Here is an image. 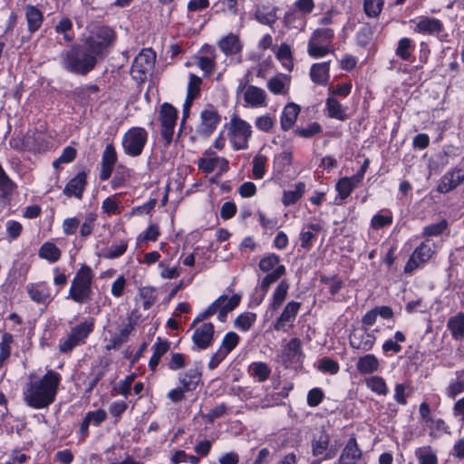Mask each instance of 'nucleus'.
I'll return each mask as SVG.
<instances>
[{
	"mask_svg": "<svg viewBox=\"0 0 464 464\" xmlns=\"http://www.w3.org/2000/svg\"><path fill=\"white\" fill-rule=\"evenodd\" d=\"M114 39L109 27H101L89 36L82 44H75L62 54V65L68 72L86 74L97 61L105 55V51Z\"/></svg>",
	"mask_w": 464,
	"mask_h": 464,
	"instance_id": "obj_1",
	"label": "nucleus"
},
{
	"mask_svg": "<svg viewBox=\"0 0 464 464\" xmlns=\"http://www.w3.org/2000/svg\"><path fill=\"white\" fill-rule=\"evenodd\" d=\"M61 380V375L53 370L41 378L30 375L23 388L24 402L33 409L47 408L55 401Z\"/></svg>",
	"mask_w": 464,
	"mask_h": 464,
	"instance_id": "obj_2",
	"label": "nucleus"
},
{
	"mask_svg": "<svg viewBox=\"0 0 464 464\" xmlns=\"http://www.w3.org/2000/svg\"><path fill=\"white\" fill-rule=\"evenodd\" d=\"M94 274L92 268L86 265H82L75 273L72 280L71 287L67 295V299H71L77 304H84L88 302L92 295V281Z\"/></svg>",
	"mask_w": 464,
	"mask_h": 464,
	"instance_id": "obj_3",
	"label": "nucleus"
},
{
	"mask_svg": "<svg viewBox=\"0 0 464 464\" xmlns=\"http://www.w3.org/2000/svg\"><path fill=\"white\" fill-rule=\"evenodd\" d=\"M240 295H233L228 297L227 295H220L217 298L205 311L200 313L193 321V325L202 322L215 314H218V319L220 322H225L227 315L229 312L234 310L240 303Z\"/></svg>",
	"mask_w": 464,
	"mask_h": 464,
	"instance_id": "obj_4",
	"label": "nucleus"
},
{
	"mask_svg": "<svg viewBox=\"0 0 464 464\" xmlns=\"http://www.w3.org/2000/svg\"><path fill=\"white\" fill-rule=\"evenodd\" d=\"M148 140V132L141 127H132L122 137L124 152L130 157L141 154Z\"/></svg>",
	"mask_w": 464,
	"mask_h": 464,
	"instance_id": "obj_5",
	"label": "nucleus"
},
{
	"mask_svg": "<svg viewBox=\"0 0 464 464\" xmlns=\"http://www.w3.org/2000/svg\"><path fill=\"white\" fill-rule=\"evenodd\" d=\"M177 120V109L168 102L161 104L159 111V121L160 122V136L164 140L166 147L172 142Z\"/></svg>",
	"mask_w": 464,
	"mask_h": 464,
	"instance_id": "obj_6",
	"label": "nucleus"
},
{
	"mask_svg": "<svg viewBox=\"0 0 464 464\" xmlns=\"http://www.w3.org/2000/svg\"><path fill=\"white\" fill-rule=\"evenodd\" d=\"M230 131L236 150H244L247 147L248 139L251 136V126L246 121L233 117L230 121Z\"/></svg>",
	"mask_w": 464,
	"mask_h": 464,
	"instance_id": "obj_7",
	"label": "nucleus"
},
{
	"mask_svg": "<svg viewBox=\"0 0 464 464\" xmlns=\"http://www.w3.org/2000/svg\"><path fill=\"white\" fill-rule=\"evenodd\" d=\"M156 54L151 49H143L134 59L130 73L133 78L142 80L143 77L153 68Z\"/></svg>",
	"mask_w": 464,
	"mask_h": 464,
	"instance_id": "obj_8",
	"label": "nucleus"
},
{
	"mask_svg": "<svg viewBox=\"0 0 464 464\" xmlns=\"http://www.w3.org/2000/svg\"><path fill=\"white\" fill-rule=\"evenodd\" d=\"M434 247L435 242L432 239L427 238L423 241L410 256L404 267V272L411 273L420 264L427 262L431 257Z\"/></svg>",
	"mask_w": 464,
	"mask_h": 464,
	"instance_id": "obj_9",
	"label": "nucleus"
},
{
	"mask_svg": "<svg viewBox=\"0 0 464 464\" xmlns=\"http://www.w3.org/2000/svg\"><path fill=\"white\" fill-rule=\"evenodd\" d=\"M49 148L48 135L42 130H30L22 140V149L32 152L45 151Z\"/></svg>",
	"mask_w": 464,
	"mask_h": 464,
	"instance_id": "obj_10",
	"label": "nucleus"
},
{
	"mask_svg": "<svg viewBox=\"0 0 464 464\" xmlns=\"http://www.w3.org/2000/svg\"><path fill=\"white\" fill-rule=\"evenodd\" d=\"M220 121V116L217 110L208 105L200 112V122L197 127V133L200 136L208 137L217 128Z\"/></svg>",
	"mask_w": 464,
	"mask_h": 464,
	"instance_id": "obj_11",
	"label": "nucleus"
},
{
	"mask_svg": "<svg viewBox=\"0 0 464 464\" xmlns=\"http://www.w3.org/2000/svg\"><path fill=\"white\" fill-rule=\"evenodd\" d=\"M301 303L291 301L286 304L280 316L273 324L276 331L288 332L293 326L300 310Z\"/></svg>",
	"mask_w": 464,
	"mask_h": 464,
	"instance_id": "obj_12",
	"label": "nucleus"
},
{
	"mask_svg": "<svg viewBox=\"0 0 464 464\" xmlns=\"http://www.w3.org/2000/svg\"><path fill=\"white\" fill-rule=\"evenodd\" d=\"M243 92L245 106L251 108H265L267 106V95L265 90L255 85L238 87Z\"/></svg>",
	"mask_w": 464,
	"mask_h": 464,
	"instance_id": "obj_13",
	"label": "nucleus"
},
{
	"mask_svg": "<svg viewBox=\"0 0 464 464\" xmlns=\"http://www.w3.org/2000/svg\"><path fill=\"white\" fill-rule=\"evenodd\" d=\"M376 337L364 327L355 328L349 335V343L353 349L362 352L371 351L374 345Z\"/></svg>",
	"mask_w": 464,
	"mask_h": 464,
	"instance_id": "obj_14",
	"label": "nucleus"
},
{
	"mask_svg": "<svg viewBox=\"0 0 464 464\" xmlns=\"http://www.w3.org/2000/svg\"><path fill=\"white\" fill-rule=\"evenodd\" d=\"M285 274V266L284 265L276 266V269L268 273L256 287V295L253 297V302L256 305L260 304L267 294L270 285L276 282Z\"/></svg>",
	"mask_w": 464,
	"mask_h": 464,
	"instance_id": "obj_15",
	"label": "nucleus"
},
{
	"mask_svg": "<svg viewBox=\"0 0 464 464\" xmlns=\"http://www.w3.org/2000/svg\"><path fill=\"white\" fill-rule=\"evenodd\" d=\"M214 333V325L211 323H204L194 331L192 341L198 349L205 350L212 344Z\"/></svg>",
	"mask_w": 464,
	"mask_h": 464,
	"instance_id": "obj_16",
	"label": "nucleus"
},
{
	"mask_svg": "<svg viewBox=\"0 0 464 464\" xmlns=\"http://www.w3.org/2000/svg\"><path fill=\"white\" fill-rule=\"evenodd\" d=\"M87 175L85 172H80L68 181L63 188V194L67 197H75L82 199L83 191L87 184Z\"/></svg>",
	"mask_w": 464,
	"mask_h": 464,
	"instance_id": "obj_17",
	"label": "nucleus"
},
{
	"mask_svg": "<svg viewBox=\"0 0 464 464\" xmlns=\"http://www.w3.org/2000/svg\"><path fill=\"white\" fill-rule=\"evenodd\" d=\"M464 180V170L461 169L447 172L437 187V190L447 193L458 187Z\"/></svg>",
	"mask_w": 464,
	"mask_h": 464,
	"instance_id": "obj_18",
	"label": "nucleus"
},
{
	"mask_svg": "<svg viewBox=\"0 0 464 464\" xmlns=\"http://www.w3.org/2000/svg\"><path fill=\"white\" fill-rule=\"evenodd\" d=\"M362 456L356 440L351 438L346 443L342 454L338 459V464H355Z\"/></svg>",
	"mask_w": 464,
	"mask_h": 464,
	"instance_id": "obj_19",
	"label": "nucleus"
},
{
	"mask_svg": "<svg viewBox=\"0 0 464 464\" xmlns=\"http://www.w3.org/2000/svg\"><path fill=\"white\" fill-rule=\"evenodd\" d=\"M198 168L205 173H211L217 169L220 172H226L228 169V161L221 157L202 158L198 160Z\"/></svg>",
	"mask_w": 464,
	"mask_h": 464,
	"instance_id": "obj_20",
	"label": "nucleus"
},
{
	"mask_svg": "<svg viewBox=\"0 0 464 464\" xmlns=\"http://www.w3.org/2000/svg\"><path fill=\"white\" fill-rule=\"evenodd\" d=\"M26 291L30 298L38 304H44L50 298V289L44 283L29 284Z\"/></svg>",
	"mask_w": 464,
	"mask_h": 464,
	"instance_id": "obj_21",
	"label": "nucleus"
},
{
	"mask_svg": "<svg viewBox=\"0 0 464 464\" xmlns=\"http://www.w3.org/2000/svg\"><path fill=\"white\" fill-rule=\"evenodd\" d=\"M135 322L130 319L129 323L120 330L119 334L113 335L106 345L107 350L118 349L126 343L132 330L134 329Z\"/></svg>",
	"mask_w": 464,
	"mask_h": 464,
	"instance_id": "obj_22",
	"label": "nucleus"
},
{
	"mask_svg": "<svg viewBox=\"0 0 464 464\" xmlns=\"http://www.w3.org/2000/svg\"><path fill=\"white\" fill-rule=\"evenodd\" d=\"M290 79L285 74H278L268 80L266 87L274 94L284 95L289 90Z\"/></svg>",
	"mask_w": 464,
	"mask_h": 464,
	"instance_id": "obj_23",
	"label": "nucleus"
},
{
	"mask_svg": "<svg viewBox=\"0 0 464 464\" xmlns=\"http://www.w3.org/2000/svg\"><path fill=\"white\" fill-rule=\"evenodd\" d=\"M201 380V373L197 369H189L179 376V382L186 392L194 391Z\"/></svg>",
	"mask_w": 464,
	"mask_h": 464,
	"instance_id": "obj_24",
	"label": "nucleus"
},
{
	"mask_svg": "<svg viewBox=\"0 0 464 464\" xmlns=\"http://www.w3.org/2000/svg\"><path fill=\"white\" fill-rule=\"evenodd\" d=\"M218 44L219 49L226 55L237 54L242 49V45L240 44L238 37L234 34H229L227 36L223 37L218 42Z\"/></svg>",
	"mask_w": 464,
	"mask_h": 464,
	"instance_id": "obj_25",
	"label": "nucleus"
},
{
	"mask_svg": "<svg viewBox=\"0 0 464 464\" xmlns=\"http://www.w3.org/2000/svg\"><path fill=\"white\" fill-rule=\"evenodd\" d=\"M300 112V107L295 103H288L285 108L281 115V128L284 130H290Z\"/></svg>",
	"mask_w": 464,
	"mask_h": 464,
	"instance_id": "obj_26",
	"label": "nucleus"
},
{
	"mask_svg": "<svg viewBox=\"0 0 464 464\" xmlns=\"http://www.w3.org/2000/svg\"><path fill=\"white\" fill-rule=\"evenodd\" d=\"M25 17L30 33L36 32L43 24V13L34 5H27L25 7Z\"/></svg>",
	"mask_w": 464,
	"mask_h": 464,
	"instance_id": "obj_27",
	"label": "nucleus"
},
{
	"mask_svg": "<svg viewBox=\"0 0 464 464\" xmlns=\"http://www.w3.org/2000/svg\"><path fill=\"white\" fill-rule=\"evenodd\" d=\"M152 350L153 353L149 361V367L150 370L154 371L160 358L169 350V343L158 337L156 343L152 345Z\"/></svg>",
	"mask_w": 464,
	"mask_h": 464,
	"instance_id": "obj_28",
	"label": "nucleus"
},
{
	"mask_svg": "<svg viewBox=\"0 0 464 464\" xmlns=\"http://www.w3.org/2000/svg\"><path fill=\"white\" fill-rule=\"evenodd\" d=\"M311 80L317 84L324 85L329 80V63H314L310 69Z\"/></svg>",
	"mask_w": 464,
	"mask_h": 464,
	"instance_id": "obj_29",
	"label": "nucleus"
},
{
	"mask_svg": "<svg viewBox=\"0 0 464 464\" xmlns=\"http://www.w3.org/2000/svg\"><path fill=\"white\" fill-rule=\"evenodd\" d=\"M289 287V284L285 280H282L276 285L272 295L269 309L276 311L283 304L286 298Z\"/></svg>",
	"mask_w": 464,
	"mask_h": 464,
	"instance_id": "obj_30",
	"label": "nucleus"
},
{
	"mask_svg": "<svg viewBox=\"0 0 464 464\" xmlns=\"http://www.w3.org/2000/svg\"><path fill=\"white\" fill-rule=\"evenodd\" d=\"M380 362L377 357L372 353H368L359 358L356 362L357 370L362 374H371L376 372Z\"/></svg>",
	"mask_w": 464,
	"mask_h": 464,
	"instance_id": "obj_31",
	"label": "nucleus"
},
{
	"mask_svg": "<svg viewBox=\"0 0 464 464\" xmlns=\"http://www.w3.org/2000/svg\"><path fill=\"white\" fill-rule=\"evenodd\" d=\"M414 24L413 31L423 35H432L435 32V19L428 16H420L411 20Z\"/></svg>",
	"mask_w": 464,
	"mask_h": 464,
	"instance_id": "obj_32",
	"label": "nucleus"
},
{
	"mask_svg": "<svg viewBox=\"0 0 464 464\" xmlns=\"http://www.w3.org/2000/svg\"><path fill=\"white\" fill-rule=\"evenodd\" d=\"M276 11V7L270 9L265 6L257 7L254 16L258 23L272 26L277 20Z\"/></svg>",
	"mask_w": 464,
	"mask_h": 464,
	"instance_id": "obj_33",
	"label": "nucleus"
},
{
	"mask_svg": "<svg viewBox=\"0 0 464 464\" xmlns=\"http://www.w3.org/2000/svg\"><path fill=\"white\" fill-rule=\"evenodd\" d=\"M327 115L339 121H345L348 118L346 109L334 98L329 97L326 100Z\"/></svg>",
	"mask_w": 464,
	"mask_h": 464,
	"instance_id": "obj_34",
	"label": "nucleus"
},
{
	"mask_svg": "<svg viewBox=\"0 0 464 464\" xmlns=\"http://www.w3.org/2000/svg\"><path fill=\"white\" fill-rule=\"evenodd\" d=\"M448 328L455 339L464 337V314L460 313L451 317L448 322Z\"/></svg>",
	"mask_w": 464,
	"mask_h": 464,
	"instance_id": "obj_35",
	"label": "nucleus"
},
{
	"mask_svg": "<svg viewBox=\"0 0 464 464\" xmlns=\"http://www.w3.org/2000/svg\"><path fill=\"white\" fill-rule=\"evenodd\" d=\"M248 372L251 376L257 378L262 382L268 379L271 370L266 362H255L248 367Z\"/></svg>",
	"mask_w": 464,
	"mask_h": 464,
	"instance_id": "obj_36",
	"label": "nucleus"
},
{
	"mask_svg": "<svg viewBox=\"0 0 464 464\" xmlns=\"http://www.w3.org/2000/svg\"><path fill=\"white\" fill-rule=\"evenodd\" d=\"M365 383L368 389L378 395H387L389 392L388 387L384 379L381 376H372L365 380Z\"/></svg>",
	"mask_w": 464,
	"mask_h": 464,
	"instance_id": "obj_37",
	"label": "nucleus"
},
{
	"mask_svg": "<svg viewBox=\"0 0 464 464\" xmlns=\"http://www.w3.org/2000/svg\"><path fill=\"white\" fill-rule=\"evenodd\" d=\"M39 256L53 263L60 259L61 250L53 243L46 242L40 247Z\"/></svg>",
	"mask_w": 464,
	"mask_h": 464,
	"instance_id": "obj_38",
	"label": "nucleus"
},
{
	"mask_svg": "<svg viewBox=\"0 0 464 464\" xmlns=\"http://www.w3.org/2000/svg\"><path fill=\"white\" fill-rule=\"evenodd\" d=\"M306 227L308 230H303L300 234V242L303 248L309 249L315 237L314 232H320L323 228L322 226L317 223L309 224Z\"/></svg>",
	"mask_w": 464,
	"mask_h": 464,
	"instance_id": "obj_39",
	"label": "nucleus"
},
{
	"mask_svg": "<svg viewBox=\"0 0 464 464\" xmlns=\"http://www.w3.org/2000/svg\"><path fill=\"white\" fill-rule=\"evenodd\" d=\"M413 49L414 46L412 45L411 40L408 37H404L399 41L395 53L404 61H411Z\"/></svg>",
	"mask_w": 464,
	"mask_h": 464,
	"instance_id": "obj_40",
	"label": "nucleus"
},
{
	"mask_svg": "<svg viewBox=\"0 0 464 464\" xmlns=\"http://www.w3.org/2000/svg\"><path fill=\"white\" fill-rule=\"evenodd\" d=\"M256 321V314L251 312H246L239 314L235 320V327L240 331H248Z\"/></svg>",
	"mask_w": 464,
	"mask_h": 464,
	"instance_id": "obj_41",
	"label": "nucleus"
},
{
	"mask_svg": "<svg viewBox=\"0 0 464 464\" xmlns=\"http://www.w3.org/2000/svg\"><path fill=\"white\" fill-rule=\"evenodd\" d=\"M305 186L304 183L299 182L295 185L294 190H287L284 192L282 201L285 206H290L297 202L304 192Z\"/></svg>",
	"mask_w": 464,
	"mask_h": 464,
	"instance_id": "obj_42",
	"label": "nucleus"
},
{
	"mask_svg": "<svg viewBox=\"0 0 464 464\" xmlns=\"http://www.w3.org/2000/svg\"><path fill=\"white\" fill-rule=\"evenodd\" d=\"M93 329L92 323H81L72 328L70 334L80 343H82Z\"/></svg>",
	"mask_w": 464,
	"mask_h": 464,
	"instance_id": "obj_43",
	"label": "nucleus"
},
{
	"mask_svg": "<svg viewBox=\"0 0 464 464\" xmlns=\"http://www.w3.org/2000/svg\"><path fill=\"white\" fill-rule=\"evenodd\" d=\"M14 188V183L8 178L0 165V198H8Z\"/></svg>",
	"mask_w": 464,
	"mask_h": 464,
	"instance_id": "obj_44",
	"label": "nucleus"
},
{
	"mask_svg": "<svg viewBox=\"0 0 464 464\" xmlns=\"http://www.w3.org/2000/svg\"><path fill=\"white\" fill-rule=\"evenodd\" d=\"M334 38V30L331 28H319L315 30L310 40H313L315 43L328 45L330 46V44Z\"/></svg>",
	"mask_w": 464,
	"mask_h": 464,
	"instance_id": "obj_45",
	"label": "nucleus"
},
{
	"mask_svg": "<svg viewBox=\"0 0 464 464\" xmlns=\"http://www.w3.org/2000/svg\"><path fill=\"white\" fill-rule=\"evenodd\" d=\"M14 341L13 335L9 333H5L2 335L0 342V367L3 366L5 360L11 354V344Z\"/></svg>",
	"mask_w": 464,
	"mask_h": 464,
	"instance_id": "obj_46",
	"label": "nucleus"
},
{
	"mask_svg": "<svg viewBox=\"0 0 464 464\" xmlns=\"http://www.w3.org/2000/svg\"><path fill=\"white\" fill-rule=\"evenodd\" d=\"M384 5L383 0H364L363 10L368 17L375 18L381 14Z\"/></svg>",
	"mask_w": 464,
	"mask_h": 464,
	"instance_id": "obj_47",
	"label": "nucleus"
},
{
	"mask_svg": "<svg viewBox=\"0 0 464 464\" xmlns=\"http://www.w3.org/2000/svg\"><path fill=\"white\" fill-rule=\"evenodd\" d=\"M72 30V21L64 17L59 21V23L55 25V32L57 34H63L64 41L72 42L73 40V34H71Z\"/></svg>",
	"mask_w": 464,
	"mask_h": 464,
	"instance_id": "obj_48",
	"label": "nucleus"
},
{
	"mask_svg": "<svg viewBox=\"0 0 464 464\" xmlns=\"http://www.w3.org/2000/svg\"><path fill=\"white\" fill-rule=\"evenodd\" d=\"M420 464H435V451L430 446H423L416 450Z\"/></svg>",
	"mask_w": 464,
	"mask_h": 464,
	"instance_id": "obj_49",
	"label": "nucleus"
},
{
	"mask_svg": "<svg viewBox=\"0 0 464 464\" xmlns=\"http://www.w3.org/2000/svg\"><path fill=\"white\" fill-rule=\"evenodd\" d=\"M97 215L95 213H87L84 217V220L80 227V235L82 237H87L92 233L96 225Z\"/></svg>",
	"mask_w": 464,
	"mask_h": 464,
	"instance_id": "obj_50",
	"label": "nucleus"
},
{
	"mask_svg": "<svg viewBox=\"0 0 464 464\" xmlns=\"http://www.w3.org/2000/svg\"><path fill=\"white\" fill-rule=\"evenodd\" d=\"M239 336L235 332H229L225 334L221 346L218 348L227 355L237 345Z\"/></svg>",
	"mask_w": 464,
	"mask_h": 464,
	"instance_id": "obj_51",
	"label": "nucleus"
},
{
	"mask_svg": "<svg viewBox=\"0 0 464 464\" xmlns=\"http://www.w3.org/2000/svg\"><path fill=\"white\" fill-rule=\"evenodd\" d=\"M280 258L276 254H270L266 256H264L258 264V266L261 271L265 273L272 272L274 269H276V266L279 265Z\"/></svg>",
	"mask_w": 464,
	"mask_h": 464,
	"instance_id": "obj_52",
	"label": "nucleus"
},
{
	"mask_svg": "<svg viewBox=\"0 0 464 464\" xmlns=\"http://www.w3.org/2000/svg\"><path fill=\"white\" fill-rule=\"evenodd\" d=\"M202 83V80L200 77L190 73L189 81L187 87V96H189V99H197L200 94V86Z\"/></svg>",
	"mask_w": 464,
	"mask_h": 464,
	"instance_id": "obj_53",
	"label": "nucleus"
},
{
	"mask_svg": "<svg viewBox=\"0 0 464 464\" xmlns=\"http://www.w3.org/2000/svg\"><path fill=\"white\" fill-rule=\"evenodd\" d=\"M330 437L327 433H322L317 440L312 443V452L314 456H319L326 451L329 446Z\"/></svg>",
	"mask_w": 464,
	"mask_h": 464,
	"instance_id": "obj_54",
	"label": "nucleus"
},
{
	"mask_svg": "<svg viewBox=\"0 0 464 464\" xmlns=\"http://www.w3.org/2000/svg\"><path fill=\"white\" fill-rule=\"evenodd\" d=\"M128 248V242L121 240L119 243L112 244L104 253V257L108 259H114L122 256Z\"/></svg>",
	"mask_w": 464,
	"mask_h": 464,
	"instance_id": "obj_55",
	"label": "nucleus"
},
{
	"mask_svg": "<svg viewBox=\"0 0 464 464\" xmlns=\"http://www.w3.org/2000/svg\"><path fill=\"white\" fill-rule=\"evenodd\" d=\"M331 52V48L328 45H324L309 40L308 42V53L314 58H320Z\"/></svg>",
	"mask_w": 464,
	"mask_h": 464,
	"instance_id": "obj_56",
	"label": "nucleus"
},
{
	"mask_svg": "<svg viewBox=\"0 0 464 464\" xmlns=\"http://www.w3.org/2000/svg\"><path fill=\"white\" fill-rule=\"evenodd\" d=\"M275 122V117H272L269 114H265L256 119L255 125L259 130L269 132L274 127Z\"/></svg>",
	"mask_w": 464,
	"mask_h": 464,
	"instance_id": "obj_57",
	"label": "nucleus"
},
{
	"mask_svg": "<svg viewBox=\"0 0 464 464\" xmlns=\"http://www.w3.org/2000/svg\"><path fill=\"white\" fill-rule=\"evenodd\" d=\"M285 25L289 28H301L304 26V21L295 10L285 13L284 17Z\"/></svg>",
	"mask_w": 464,
	"mask_h": 464,
	"instance_id": "obj_58",
	"label": "nucleus"
},
{
	"mask_svg": "<svg viewBox=\"0 0 464 464\" xmlns=\"http://www.w3.org/2000/svg\"><path fill=\"white\" fill-rule=\"evenodd\" d=\"M286 352L292 360L299 359L302 355L301 341L298 338L291 339L286 345Z\"/></svg>",
	"mask_w": 464,
	"mask_h": 464,
	"instance_id": "obj_59",
	"label": "nucleus"
},
{
	"mask_svg": "<svg viewBox=\"0 0 464 464\" xmlns=\"http://www.w3.org/2000/svg\"><path fill=\"white\" fill-rule=\"evenodd\" d=\"M266 158L263 155H256L253 160V175L256 179H262L265 175V165Z\"/></svg>",
	"mask_w": 464,
	"mask_h": 464,
	"instance_id": "obj_60",
	"label": "nucleus"
},
{
	"mask_svg": "<svg viewBox=\"0 0 464 464\" xmlns=\"http://www.w3.org/2000/svg\"><path fill=\"white\" fill-rule=\"evenodd\" d=\"M354 188L347 177L342 178L336 184V190L342 199L347 198Z\"/></svg>",
	"mask_w": 464,
	"mask_h": 464,
	"instance_id": "obj_61",
	"label": "nucleus"
},
{
	"mask_svg": "<svg viewBox=\"0 0 464 464\" xmlns=\"http://www.w3.org/2000/svg\"><path fill=\"white\" fill-rule=\"evenodd\" d=\"M318 369L324 372H329L331 374H335L339 371V365L333 359L325 357V358H323L322 360H320L319 364H318Z\"/></svg>",
	"mask_w": 464,
	"mask_h": 464,
	"instance_id": "obj_62",
	"label": "nucleus"
},
{
	"mask_svg": "<svg viewBox=\"0 0 464 464\" xmlns=\"http://www.w3.org/2000/svg\"><path fill=\"white\" fill-rule=\"evenodd\" d=\"M107 413L104 410L99 409L93 411H89L85 415V419L95 426L100 425L105 420Z\"/></svg>",
	"mask_w": 464,
	"mask_h": 464,
	"instance_id": "obj_63",
	"label": "nucleus"
},
{
	"mask_svg": "<svg viewBox=\"0 0 464 464\" xmlns=\"http://www.w3.org/2000/svg\"><path fill=\"white\" fill-rule=\"evenodd\" d=\"M324 396V392L320 388H314L307 393V404L310 407H316L322 402Z\"/></svg>",
	"mask_w": 464,
	"mask_h": 464,
	"instance_id": "obj_64",
	"label": "nucleus"
}]
</instances>
